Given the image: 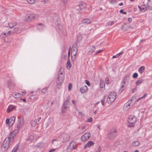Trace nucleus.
I'll use <instances>...</instances> for the list:
<instances>
[{"label": "nucleus", "mask_w": 152, "mask_h": 152, "mask_svg": "<svg viewBox=\"0 0 152 152\" xmlns=\"http://www.w3.org/2000/svg\"><path fill=\"white\" fill-rule=\"evenodd\" d=\"M105 99V96H104L103 97V99H102L101 101V103L103 105H104L105 104L104 103V99Z\"/></svg>", "instance_id": "nucleus-48"}, {"label": "nucleus", "mask_w": 152, "mask_h": 152, "mask_svg": "<svg viewBox=\"0 0 152 152\" xmlns=\"http://www.w3.org/2000/svg\"><path fill=\"white\" fill-rule=\"evenodd\" d=\"M147 94H145L144 95L141 97H140V98H138L137 100V101H139V100L141 99H142V98H144L146 96H147Z\"/></svg>", "instance_id": "nucleus-45"}, {"label": "nucleus", "mask_w": 152, "mask_h": 152, "mask_svg": "<svg viewBox=\"0 0 152 152\" xmlns=\"http://www.w3.org/2000/svg\"><path fill=\"white\" fill-rule=\"evenodd\" d=\"M58 141L56 139H53L51 141V143L52 144H53V143L54 142H58Z\"/></svg>", "instance_id": "nucleus-58"}, {"label": "nucleus", "mask_w": 152, "mask_h": 152, "mask_svg": "<svg viewBox=\"0 0 152 152\" xmlns=\"http://www.w3.org/2000/svg\"><path fill=\"white\" fill-rule=\"evenodd\" d=\"M72 150V148L68 146L66 149L67 152H71Z\"/></svg>", "instance_id": "nucleus-42"}, {"label": "nucleus", "mask_w": 152, "mask_h": 152, "mask_svg": "<svg viewBox=\"0 0 152 152\" xmlns=\"http://www.w3.org/2000/svg\"><path fill=\"white\" fill-rule=\"evenodd\" d=\"M130 78V76L128 75H126L124 76L121 83L122 86L120 89V91H122L125 89L126 88V84L129 83Z\"/></svg>", "instance_id": "nucleus-3"}, {"label": "nucleus", "mask_w": 152, "mask_h": 152, "mask_svg": "<svg viewBox=\"0 0 152 152\" xmlns=\"http://www.w3.org/2000/svg\"><path fill=\"white\" fill-rule=\"evenodd\" d=\"M85 4L83 2H80L79 4V7L80 10H82V9H83L85 7Z\"/></svg>", "instance_id": "nucleus-34"}, {"label": "nucleus", "mask_w": 152, "mask_h": 152, "mask_svg": "<svg viewBox=\"0 0 152 152\" xmlns=\"http://www.w3.org/2000/svg\"><path fill=\"white\" fill-rule=\"evenodd\" d=\"M37 15L33 13H29L27 14L24 20L26 22H30L31 20H34Z\"/></svg>", "instance_id": "nucleus-7"}, {"label": "nucleus", "mask_w": 152, "mask_h": 152, "mask_svg": "<svg viewBox=\"0 0 152 152\" xmlns=\"http://www.w3.org/2000/svg\"><path fill=\"white\" fill-rule=\"evenodd\" d=\"M17 25L15 22H11L8 23V27H10L11 30L13 28H14V26H16Z\"/></svg>", "instance_id": "nucleus-18"}, {"label": "nucleus", "mask_w": 152, "mask_h": 152, "mask_svg": "<svg viewBox=\"0 0 152 152\" xmlns=\"http://www.w3.org/2000/svg\"><path fill=\"white\" fill-rule=\"evenodd\" d=\"M18 132V129H17L10 133L9 137L6 138L4 140L1 146L2 149L3 148L5 151L7 150L10 146V142L11 139L13 140Z\"/></svg>", "instance_id": "nucleus-1"}, {"label": "nucleus", "mask_w": 152, "mask_h": 152, "mask_svg": "<svg viewBox=\"0 0 152 152\" xmlns=\"http://www.w3.org/2000/svg\"><path fill=\"white\" fill-rule=\"evenodd\" d=\"M138 7L140 10L142 12H144L146 10L145 7L144 5H141L140 6H138Z\"/></svg>", "instance_id": "nucleus-31"}, {"label": "nucleus", "mask_w": 152, "mask_h": 152, "mask_svg": "<svg viewBox=\"0 0 152 152\" xmlns=\"http://www.w3.org/2000/svg\"><path fill=\"white\" fill-rule=\"evenodd\" d=\"M132 101V100H131L129 101H128L126 103H125L123 109L125 110H128L130 107L133 106V104H132L131 102Z\"/></svg>", "instance_id": "nucleus-11"}, {"label": "nucleus", "mask_w": 152, "mask_h": 152, "mask_svg": "<svg viewBox=\"0 0 152 152\" xmlns=\"http://www.w3.org/2000/svg\"><path fill=\"white\" fill-rule=\"evenodd\" d=\"M18 147L19 146L18 145H16L12 151L14 152H16L18 148Z\"/></svg>", "instance_id": "nucleus-44"}, {"label": "nucleus", "mask_w": 152, "mask_h": 152, "mask_svg": "<svg viewBox=\"0 0 152 152\" xmlns=\"http://www.w3.org/2000/svg\"><path fill=\"white\" fill-rule=\"evenodd\" d=\"M48 90V87H45L43 89H42L41 90V92L42 94H45Z\"/></svg>", "instance_id": "nucleus-32"}, {"label": "nucleus", "mask_w": 152, "mask_h": 152, "mask_svg": "<svg viewBox=\"0 0 152 152\" xmlns=\"http://www.w3.org/2000/svg\"><path fill=\"white\" fill-rule=\"evenodd\" d=\"M91 23V21L89 19H85L82 20V23L85 24H88Z\"/></svg>", "instance_id": "nucleus-21"}, {"label": "nucleus", "mask_w": 152, "mask_h": 152, "mask_svg": "<svg viewBox=\"0 0 152 152\" xmlns=\"http://www.w3.org/2000/svg\"><path fill=\"white\" fill-rule=\"evenodd\" d=\"M67 108V106L63 105L61 108V112L63 114L65 113V110H66Z\"/></svg>", "instance_id": "nucleus-35"}, {"label": "nucleus", "mask_w": 152, "mask_h": 152, "mask_svg": "<svg viewBox=\"0 0 152 152\" xmlns=\"http://www.w3.org/2000/svg\"><path fill=\"white\" fill-rule=\"evenodd\" d=\"M91 136V134L89 133H86L83 135L81 137V140L85 142L88 140Z\"/></svg>", "instance_id": "nucleus-10"}, {"label": "nucleus", "mask_w": 152, "mask_h": 152, "mask_svg": "<svg viewBox=\"0 0 152 152\" xmlns=\"http://www.w3.org/2000/svg\"><path fill=\"white\" fill-rule=\"evenodd\" d=\"M114 22L113 21H109L108 23V24L109 26H111L114 23Z\"/></svg>", "instance_id": "nucleus-53"}, {"label": "nucleus", "mask_w": 152, "mask_h": 152, "mask_svg": "<svg viewBox=\"0 0 152 152\" xmlns=\"http://www.w3.org/2000/svg\"><path fill=\"white\" fill-rule=\"evenodd\" d=\"M45 145V144L43 143H40L37 145V146L39 148H42Z\"/></svg>", "instance_id": "nucleus-37"}, {"label": "nucleus", "mask_w": 152, "mask_h": 152, "mask_svg": "<svg viewBox=\"0 0 152 152\" xmlns=\"http://www.w3.org/2000/svg\"><path fill=\"white\" fill-rule=\"evenodd\" d=\"M148 6L149 9L152 10V0H148Z\"/></svg>", "instance_id": "nucleus-23"}, {"label": "nucleus", "mask_w": 152, "mask_h": 152, "mask_svg": "<svg viewBox=\"0 0 152 152\" xmlns=\"http://www.w3.org/2000/svg\"><path fill=\"white\" fill-rule=\"evenodd\" d=\"M144 81V79H140V80H137L136 82L135 83L137 86L139 85L141 83H142Z\"/></svg>", "instance_id": "nucleus-28"}, {"label": "nucleus", "mask_w": 152, "mask_h": 152, "mask_svg": "<svg viewBox=\"0 0 152 152\" xmlns=\"http://www.w3.org/2000/svg\"><path fill=\"white\" fill-rule=\"evenodd\" d=\"M6 124H8L10 125V121L9 119L8 118H7L6 120Z\"/></svg>", "instance_id": "nucleus-59"}, {"label": "nucleus", "mask_w": 152, "mask_h": 152, "mask_svg": "<svg viewBox=\"0 0 152 152\" xmlns=\"http://www.w3.org/2000/svg\"><path fill=\"white\" fill-rule=\"evenodd\" d=\"M123 10L121 9L120 10V12L121 13H123L124 14H126V12H124L123 11Z\"/></svg>", "instance_id": "nucleus-55"}, {"label": "nucleus", "mask_w": 152, "mask_h": 152, "mask_svg": "<svg viewBox=\"0 0 152 152\" xmlns=\"http://www.w3.org/2000/svg\"><path fill=\"white\" fill-rule=\"evenodd\" d=\"M85 83H86L88 86H90V84L89 82L87 80H85Z\"/></svg>", "instance_id": "nucleus-54"}, {"label": "nucleus", "mask_w": 152, "mask_h": 152, "mask_svg": "<svg viewBox=\"0 0 152 152\" xmlns=\"http://www.w3.org/2000/svg\"><path fill=\"white\" fill-rule=\"evenodd\" d=\"M89 53H92L94 52L95 50V47L94 46H92L90 47L89 48Z\"/></svg>", "instance_id": "nucleus-26"}, {"label": "nucleus", "mask_w": 152, "mask_h": 152, "mask_svg": "<svg viewBox=\"0 0 152 152\" xmlns=\"http://www.w3.org/2000/svg\"><path fill=\"white\" fill-rule=\"evenodd\" d=\"M134 26L133 25H130L128 27V28H130V29H133V28H134Z\"/></svg>", "instance_id": "nucleus-56"}, {"label": "nucleus", "mask_w": 152, "mask_h": 152, "mask_svg": "<svg viewBox=\"0 0 152 152\" xmlns=\"http://www.w3.org/2000/svg\"><path fill=\"white\" fill-rule=\"evenodd\" d=\"M104 86L105 84L103 82L101 81L100 82V88H103L104 87Z\"/></svg>", "instance_id": "nucleus-38"}, {"label": "nucleus", "mask_w": 152, "mask_h": 152, "mask_svg": "<svg viewBox=\"0 0 152 152\" xmlns=\"http://www.w3.org/2000/svg\"><path fill=\"white\" fill-rule=\"evenodd\" d=\"M118 145V142H116L114 143V146H117Z\"/></svg>", "instance_id": "nucleus-64"}, {"label": "nucleus", "mask_w": 152, "mask_h": 152, "mask_svg": "<svg viewBox=\"0 0 152 152\" xmlns=\"http://www.w3.org/2000/svg\"><path fill=\"white\" fill-rule=\"evenodd\" d=\"M37 98L36 96L35 95H31L29 97L30 99L32 100H34Z\"/></svg>", "instance_id": "nucleus-40"}, {"label": "nucleus", "mask_w": 152, "mask_h": 152, "mask_svg": "<svg viewBox=\"0 0 152 152\" xmlns=\"http://www.w3.org/2000/svg\"><path fill=\"white\" fill-rule=\"evenodd\" d=\"M70 47L69 48V49L68 50V59H69V58H70Z\"/></svg>", "instance_id": "nucleus-52"}, {"label": "nucleus", "mask_w": 152, "mask_h": 152, "mask_svg": "<svg viewBox=\"0 0 152 152\" xmlns=\"http://www.w3.org/2000/svg\"><path fill=\"white\" fill-rule=\"evenodd\" d=\"M34 137L33 135H31L28 139V140L31 141L34 139Z\"/></svg>", "instance_id": "nucleus-41"}, {"label": "nucleus", "mask_w": 152, "mask_h": 152, "mask_svg": "<svg viewBox=\"0 0 152 152\" xmlns=\"http://www.w3.org/2000/svg\"><path fill=\"white\" fill-rule=\"evenodd\" d=\"M71 58L72 61H74L76 58V55H71Z\"/></svg>", "instance_id": "nucleus-46"}, {"label": "nucleus", "mask_w": 152, "mask_h": 152, "mask_svg": "<svg viewBox=\"0 0 152 152\" xmlns=\"http://www.w3.org/2000/svg\"><path fill=\"white\" fill-rule=\"evenodd\" d=\"M15 83L13 81L8 80L7 81V85L10 89H12L15 86Z\"/></svg>", "instance_id": "nucleus-14"}, {"label": "nucleus", "mask_w": 152, "mask_h": 152, "mask_svg": "<svg viewBox=\"0 0 152 152\" xmlns=\"http://www.w3.org/2000/svg\"><path fill=\"white\" fill-rule=\"evenodd\" d=\"M41 2L43 4H46L48 2V0H41Z\"/></svg>", "instance_id": "nucleus-50"}, {"label": "nucleus", "mask_w": 152, "mask_h": 152, "mask_svg": "<svg viewBox=\"0 0 152 152\" xmlns=\"http://www.w3.org/2000/svg\"><path fill=\"white\" fill-rule=\"evenodd\" d=\"M69 146L74 149H75L77 147L75 142L73 141L70 143Z\"/></svg>", "instance_id": "nucleus-19"}, {"label": "nucleus", "mask_w": 152, "mask_h": 152, "mask_svg": "<svg viewBox=\"0 0 152 152\" xmlns=\"http://www.w3.org/2000/svg\"><path fill=\"white\" fill-rule=\"evenodd\" d=\"M15 120V118L14 117H11L9 119L10 121V125L12 126L13 125L14 123Z\"/></svg>", "instance_id": "nucleus-24"}, {"label": "nucleus", "mask_w": 152, "mask_h": 152, "mask_svg": "<svg viewBox=\"0 0 152 152\" xmlns=\"http://www.w3.org/2000/svg\"><path fill=\"white\" fill-rule=\"evenodd\" d=\"M92 120H93L92 118H88V119L87 122H91L92 121Z\"/></svg>", "instance_id": "nucleus-60"}, {"label": "nucleus", "mask_w": 152, "mask_h": 152, "mask_svg": "<svg viewBox=\"0 0 152 152\" xmlns=\"http://www.w3.org/2000/svg\"><path fill=\"white\" fill-rule=\"evenodd\" d=\"M64 79V69L63 67H61L59 70L56 80L57 85L60 86L63 83Z\"/></svg>", "instance_id": "nucleus-2"}, {"label": "nucleus", "mask_w": 152, "mask_h": 152, "mask_svg": "<svg viewBox=\"0 0 152 152\" xmlns=\"http://www.w3.org/2000/svg\"><path fill=\"white\" fill-rule=\"evenodd\" d=\"M27 1L29 4H32L36 2V0H27Z\"/></svg>", "instance_id": "nucleus-36"}, {"label": "nucleus", "mask_w": 152, "mask_h": 152, "mask_svg": "<svg viewBox=\"0 0 152 152\" xmlns=\"http://www.w3.org/2000/svg\"><path fill=\"white\" fill-rule=\"evenodd\" d=\"M24 124V122L23 119L22 118H18L17 124V129H19Z\"/></svg>", "instance_id": "nucleus-13"}, {"label": "nucleus", "mask_w": 152, "mask_h": 152, "mask_svg": "<svg viewBox=\"0 0 152 152\" xmlns=\"http://www.w3.org/2000/svg\"><path fill=\"white\" fill-rule=\"evenodd\" d=\"M12 96L15 98H17L22 97L23 95L20 93L14 92L12 94Z\"/></svg>", "instance_id": "nucleus-17"}, {"label": "nucleus", "mask_w": 152, "mask_h": 152, "mask_svg": "<svg viewBox=\"0 0 152 152\" xmlns=\"http://www.w3.org/2000/svg\"><path fill=\"white\" fill-rule=\"evenodd\" d=\"M123 53V52H121L117 54L116 55V56H117V57H118L120 55L122 54Z\"/></svg>", "instance_id": "nucleus-57"}, {"label": "nucleus", "mask_w": 152, "mask_h": 152, "mask_svg": "<svg viewBox=\"0 0 152 152\" xmlns=\"http://www.w3.org/2000/svg\"><path fill=\"white\" fill-rule=\"evenodd\" d=\"M106 82L107 84H108L109 83V80H108V78L106 77Z\"/></svg>", "instance_id": "nucleus-63"}, {"label": "nucleus", "mask_w": 152, "mask_h": 152, "mask_svg": "<svg viewBox=\"0 0 152 152\" xmlns=\"http://www.w3.org/2000/svg\"><path fill=\"white\" fill-rule=\"evenodd\" d=\"M110 3L111 4H114L116 3V1L115 0H110Z\"/></svg>", "instance_id": "nucleus-49"}, {"label": "nucleus", "mask_w": 152, "mask_h": 152, "mask_svg": "<svg viewBox=\"0 0 152 152\" xmlns=\"http://www.w3.org/2000/svg\"><path fill=\"white\" fill-rule=\"evenodd\" d=\"M72 64L70 63V60L69 59H68V60L66 63V66L67 68L69 69L71 67Z\"/></svg>", "instance_id": "nucleus-33"}, {"label": "nucleus", "mask_w": 152, "mask_h": 152, "mask_svg": "<svg viewBox=\"0 0 152 152\" xmlns=\"http://www.w3.org/2000/svg\"><path fill=\"white\" fill-rule=\"evenodd\" d=\"M11 34L10 32H9V31L6 30L4 32H3L1 34V38H4L8 35Z\"/></svg>", "instance_id": "nucleus-16"}, {"label": "nucleus", "mask_w": 152, "mask_h": 152, "mask_svg": "<svg viewBox=\"0 0 152 152\" xmlns=\"http://www.w3.org/2000/svg\"><path fill=\"white\" fill-rule=\"evenodd\" d=\"M55 149H53L50 150L48 152H54L55 151Z\"/></svg>", "instance_id": "nucleus-62"}, {"label": "nucleus", "mask_w": 152, "mask_h": 152, "mask_svg": "<svg viewBox=\"0 0 152 152\" xmlns=\"http://www.w3.org/2000/svg\"><path fill=\"white\" fill-rule=\"evenodd\" d=\"M37 123V120L36 119H35L34 120H31V124L32 126L33 127L35 126Z\"/></svg>", "instance_id": "nucleus-25"}, {"label": "nucleus", "mask_w": 152, "mask_h": 152, "mask_svg": "<svg viewBox=\"0 0 152 152\" xmlns=\"http://www.w3.org/2000/svg\"><path fill=\"white\" fill-rule=\"evenodd\" d=\"M72 103L74 105H75L76 103V101L75 100H73L72 101Z\"/></svg>", "instance_id": "nucleus-61"}, {"label": "nucleus", "mask_w": 152, "mask_h": 152, "mask_svg": "<svg viewBox=\"0 0 152 152\" xmlns=\"http://www.w3.org/2000/svg\"><path fill=\"white\" fill-rule=\"evenodd\" d=\"M117 136V131L115 129H112L107 134V137L110 139L115 138Z\"/></svg>", "instance_id": "nucleus-5"}, {"label": "nucleus", "mask_w": 152, "mask_h": 152, "mask_svg": "<svg viewBox=\"0 0 152 152\" xmlns=\"http://www.w3.org/2000/svg\"><path fill=\"white\" fill-rule=\"evenodd\" d=\"M70 100V98L69 96H68L67 99L64 102L63 105L65 106H67Z\"/></svg>", "instance_id": "nucleus-27"}, {"label": "nucleus", "mask_w": 152, "mask_h": 152, "mask_svg": "<svg viewBox=\"0 0 152 152\" xmlns=\"http://www.w3.org/2000/svg\"><path fill=\"white\" fill-rule=\"evenodd\" d=\"M16 106L14 105H10L7 109V112L8 113H10L16 108Z\"/></svg>", "instance_id": "nucleus-15"}, {"label": "nucleus", "mask_w": 152, "mask_h": 152, "mask_svg": "<svg viewBox=\"0 0 152 152\" xmlns=\"http://www.w3.org/2000/svg\"><path fill=\"white\" fill-rule=\"evenodd\" d=\"M138 76V74L137 73L135 72L133 75L132 77L134 78H135L137 77Z\"/></svg>", "instance_id": "nucleus-43"}, {"label": "nucleus", "mask_w": 152, "mask_h": 152, "mask_svg": "<svg viewBox=\"0 0 152 152\" xmlns=\"http://www.w3.org/2000/svg\"><path fill=\"white\" fill-rule=\"evenodd\" d=\"M87 90V87L86 86H82L80 89V91L82 93H84Z\"/></svg>", "instance_id": "nucleus-20"}, {"label": "nucleus", "mask_w": 152, "mask_h": 152, "mask_svg": "<svg viewBox=\"0 0 152 152\" xmlns=\"http://www.w3.org/2000/svg\"><path fill=\"white\" fill-rule=\"evenodd\" d=\"M126 26V24H124L121 27V28L122 30L124 31H126L127 30L126 28L125 27Z\"/></svg>", "instance_id": "nucleus-39"}, {"label": "nucleus", "mask_w": 152, "mask_h": 152, "mask_svg": "<svg viewBox=\"0 0 152 152\" xmlns=\"http://www.w3.org/2000/svg\"><path fill=\"white\" fill-rule=\"evenodd\" d=\"M77 52V44L75 43L74 44L72 47L71 54L73 55H76Z\"/></svg>", "instance_id": "nucleus-12"}, {"label": "nucleus", "mask_w": 152, "mask_h": 152, "mask_svg": "<svg viewBox=\"0 0 152 152\" xmlns=\"http://www.w3.org/2000/svg\"><path fill=\"white\" fill-rule=\"evenodd\" d=\"M140 144V142L137 141H136L133 142L132 143V145L134 146H137L139 145Z\"/></svg>", "instance_id": "nucleus-30"}, {"label": "nucleus", "mask_w": 152, "mask_h": 152, "mask_svg": "<svg viewBox=\"0 0 152 152\" xmlns=\"http://www.w3.org/2000/svg\"><path fill=\"white\" fill-rule=\"evenodd\" d=\"M61 140L62 142H66L68 141L70 138V136L68 134L62 133L60 137Z\"/></svg>", "instance_id": "nucleus-8"}, {"label": "nucleus", "mask_w": 152, "mask_h": 152, "mask_svg": "<svg viewBox=\"0 0 152 152\" xmlns=\"http://www.w3.org/2000/svg\"><path fill=\"white\" fill-rule=\"evenodd\" d=\"M145 70V67L144 66H141L138 69V71L142 74Z\"/></svg>", "instance_id": "nucleus-29"}, {"label": "nucleus", "mask_w": 152, "mask_h": 152, "mask_svg": "<svg viewBox=\"0 0 152 152\" xmlns=\"http://www.w3.org/2000/svg\"><path fill=\"white\" fill-rule=\"evenodd\" d=\"M94 145V142L92 141H89L88 142L87 144L85 145L84 148H86V147H90Z\"/></svg>", "instance_id": "nucleus-22"}, {"label": "nucleus", "mask_w": 152, "mask_h": 152, "mask_svg": "<svg viewBox=\"0 0 152 152\" xmlns=\"http://www.w3.org/2000/svg\"><path fill=\"white\" fill-rule=\"evenodd\" d=\"M19 25H17L16 27L14 28L13 29L11 30H9V32L11 34L13 33H16V34L20 33L22 32V29L19 27Z\"/></svg>", "instance_id": "nucleus-9"}, {"label": "nucleus", "mask_w": 152, "mask_h": 152, "mask_svg": "<svg viewBox=\"0 0 152 152\" xmlns=\"http://www.w3.org/2000/svg\"><path fill=\"white\" fill-rule=\"evenodd\" d=\"M136 118L133 115H129L128 118V121L130 123L129 126V127H134V123L136 121Z\"/></svg>", "instance_id": "nucleus-6"}, {"label": "nucleus", "mask_w": 152, "mask_h": 152, "mask_svg": "<svg viewBox=\"0 0 152 152\" xmlns=\"http://www.w3.org/2000/svg\"><path fill=\"white\" fill-rule=\"evenodd\" d=\"M117 94L116 92H111L109 95L107 99V102L108 103H111L116 98Z\"/></svg>", "instance_id": "nucleus-4"}, {"label": "nucleus", "mask_w": 152, "mask_h": 152, "mask_svg": "<svg viewBox=\"0 0 152 152\" xmlns=\"http://www.w3.org/2000/svg\"><path fill=\"white\" fill-rule=\"evenodd\" d=\"M101 150L102 148L100 146H99L96 152H101Z\"/></svg>", "instance_id": "nucleus-47"}, {"label": "nucleus", "mask_w": 152, "mask_h": 152, "mask_svg": "<svg viewBox=\"0 0 152 152\" xmlns=\"http://www.w3.org/2000/svg\"><path fill=\"white\" fill-rule=\"evenodd\" d=\"M72 84L71 83L69 84V86H68V87L69 90V91L72 88Z\"/></svg>", "instance_id": "nucleus-51"}]
</instances>
